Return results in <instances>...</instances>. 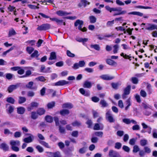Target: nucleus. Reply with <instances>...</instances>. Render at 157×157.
<instances>
[{
	"instance_id": "1",
	"label": "nucleus",
	"mask_w": 157,
	"mask_h": 157,
	"mask_svg": "<svg viewBox=\"0 0 157 157\" xmlns=\"http://www.w3.org/2000/svg\"><path fill=\"white\" fill-rule=\"evenodd\" d=\"M145 29L148 30H153L156 29L151 33L152 35L154 37H157V25L154 24L147 23L145 26Z\"/></svg>"
},
{
	"instance_id": "2",
	"label": "nucleus",
	"mask_w": 157,
	"mask_h": 157,
	"mask_svg": "<svg viewBox=\"0 0 157 157\" xmlns=\"http://www.w3.org/2000/svg\"><path fill=\"white\" fill-rule=\"evenodd\" d=\"M105 118L109 122H113L115 120L111 114V111L110 110H107L106 113Z\"/></svg>"
},
{
	"instance_id": "3",
	"label": "nucleus",
	"mask_w": 157,
	"mask_h": 157,
	"mask_svg": "<svg viewBox=\"0 0 157 157\" xmlns=\"http://www.w3.org/2000/svg\"><path fill=\"white\" fill-rule=\"evenodd\" d=\"M131 88V86L128 85L124 89V93L122 95V98L123 99H124L127 97V95H129L130 93Z\"/></svg>"
},
{
	"instance_id": "4",
	"label": "nucleus",
	"mask_w": 157,
	"mask_h": 157,
	"mask_svg": "<svg viewBox=\"0 0 157 157\" xmlns=\"http://www.w3.org/2000/svg\"><path fill=\"white\" fill-rule=\"evenodd\" d=\"M50 25L49 24H44L40 26H38L37 28V29L40 31H45L50 29Z\"/></svg>"
},
{
	"instance_id": "5",
	"label": "nucleus",
	"mask_w": 157,
	"mask_h": 157,
	"mask_svg": "<svg viewBox=\"0 0 157 157\" xmlns=\"http://www.w3.org/2000/svg\"><path fill=\"white\" fill-rule=\"evenodd\" d=\"M99 78L103 80L108 81L114 79V77L109 74H104L100 76Z\"/></svg>"
},
{
	"instance_id": "6",
	"label": "nucleus",
	"mask_w": 157,
	"mask_h": 157,
	"mask_svg": "<svg viewBox=\"0 0 157 157\" xmlns=\"http://www.w3.org/2000/svg\"><path fill=\"white\" fill-rule=\"evenodd\" d=\"M21 83H17L16 85H11L8 88L7 90L9 93H11L13 90L17 89L20 86Z\"/></svg>"
},
{
	"instance_id": "7",
	"label": "nucleus",
	"mask_w": 157,
	"mask_h": 157,
	"mask_svg": "<svg viewBox=\"0 0 157 157\" xmlns=\"http://www.w3.org/2000/svg\"><path fill=\"white\" fill-rule=\"evenodd\" d=\"M69 83V82L62 80L55 83L54 85L55 86H63L68 84Z\"/></svg>"
},
{
	"instance_id": "8",
	"label": "nucleus",
	"mask_w": 157,
	"mask_h": 157,
	"mask_svg": "<svg viewBox=\"0 0 157 157\" xmlns=\"http://www.w3.org/2000/svg\"><path fill=\"white\" fill-rule=\"evenodd\" d=\"M83 24V21L80 20H77L75 23L74 25L75 27H77L78 25V29L81 30L82 28V27Z\"/></svg>"
},
{
	"instance_id": "9",
	"label": "nucleus",
	"mask_w": 157,
	"mask_h": 157,
	"mask_svg": "<svg viewBox=\"0 0 157 157\" xmlns=\"http://www.w3.org/2000/svg\"><path fill=\"white\" fill-rule=\"evenodd\" d=\"M123 122L124 123L129 124L131 123H132L133 124H136L137 122L134 120H131L129 118H124L122 120Z\"/></svg>"
},
{
	"instance_id": "10",
	"label": "nucleus",
	"mask_w": 157,
	"mask_h": 157,
	"mask_svg": "<svg viewBox=\"0 0 157 157\" xmlns=\"http://www.w3.org/2000/svg\"><path fill=\"white\" fill-rule=\"evenodd\" d=\"M6 106V111L8 114H11L13 112L14 108L13 106L10 105L9 104H7Z\"/></svg>"
},
{
	"instance_id": "11",
	"label": "nucleus",
	"mask_w": 157,
	"mask_h": 157,
	"mask_svg": "<svg viewBox=\"0 0 157 157\" xmlns=\"http://www.w3.org/2000/svg\"><path fill=\"white\" fill-rule=\"evenodd\" d=\"M103 128V125L101 123H96L94 127L95 130H102Z\"/></svg>"
},
{
	"instance_id": "12",
	"label": "nucleus",
	"mask_w": 157,
	"mask_h": 157,
	"mask_svg": "<svg viewBox=\"0 0 157 157\" xmlns=\"http://www.w3.org/2000/svg\"><path fill=\"white\" fill-rule=\"evenodd\" d=\"M34 138V137L33 136H30L25 138L23 140V141L25 143H29L33 141Z\"/></svg>"
},
{
	"instance_id": "13",
	"label": "nucleus",
	"mask_w": 157,
	"mask_h": 157,
	"mask_svg": "<svg viewBox=\"0 0 157 157\" xmlns=\"http://www.w3.org/2000/svg\"><path fill=\"white\" fill-rule=\"evenodd\" d=\"M56 13L58 16H67L70 14V13L61 10L57 11Z\"/></svg>"
},
{
	"instance_id": "14",
	"label": "nucleus",
	"mask_w": 157,
	"mask_h": 157,
	"mask_svg": "<svg viewBox=\"0 0 157 157\" xmlns=\"http://www.w3.org/2000/svg\"><path fill=\"white\" fill-rule=\"evenodd\" d=\"M126 106L125 107V110H128L130 106L131 105V99L130 97L126 100L125 102Z\"/></svg>"
},
{
	"instance_id": "15",
	"label": "nucleus",
	"mask_w": 157,
	"mask_h": 157,
	"mask_svg": "<svg viewBox=\"0 0 157 157\" xmlns=\"http://www.w3.org/2000/svg\"><path fill=\"white\" fill-rule=\"evenodd\" d=\"M109 157H118L117 152L112 150H109Z\"/></svg>"
},
{
	"instance_id": "16",
	"label": "nucleus",
	"mask_w": 157,
	"mask_h": 157,
	"mask_svg": "<svg viewBox=\"0 0 157 157\" xmlns=\"http://www.w3.org/2000/svg\"><path fill=\"white\" fill-rule=\"evenodd\" d=\"M11 146H19L20 145V143L19 141L18 140H12L10 143Z\"/></svg>"
},
{
	"instance_id": "17",
	"label": "nucleus",
	"mask_w": 157,
	"mask_h": 157,
	"mask_svg": "<svg viewBox=\"0 0 157 157\" xmlns=\"http://www.w3.org/2000/svg\"><path fill=\"white\" fill-rule=\"evenodd\" d=\"M79 91L82 94L85 96H88L90 95L89 91H86L83 88L80 89Z\"/></svg>"
},
{
	"instance_id": "18",
	"label": "nucleus",
	"mask_w": 157,
	"mask_h": 157,
	"mask_svg": "<svg viewBox=\"0 0 157 157\" xmlns=\"http://www.w3.org/2000/svg\"><path fill=\"white\" fill-rule=\"evenodd\" d=\"M50 19L52 21H55L58 25H61L63 24V20H59L55 17L50 18Z\"/></svg>"
},
{
	"instance_id": "19",
	"label": "nucleus",
	"mask_w": 157,
	"mask_h": 157,
	"mask_svg": "<svg viewBox=\"0 0 157 157\" xmlns=\"http://www.w3.org/2000/svg\"><path fill=\"white\" fill-rule=\"evenodd\" d=\"M0 148L5 151H8L9 148L8 145L5 143H2L0 144Z\"/></svg>"
},
{
	"instance_id": "20",
	"label": "nucleus",
	"mask_w": 157,
	"mask_h": 157,
	"mask_svg": "<svg viewBox=\"0 0 157 157\" xmlns=\"http://www.w3.org/2000/svg\"><path fill=\"white\" fill-rule=\"evenodd\" d=\"M76 40L78 42L82 43L83 44L85 45V42L88 40V39L86 38H77Z\"/></svg>"
},
{
	"instance_id": "21",
	"label": "nucleus",
	"mask_w": 157,
	"mask_h": 157,
	"mask_svg": "<svg viewBox=\"0 0 157 157\" xmlns=\"http://www.w3.org/2000/svg\"><path fill=\"white\" fill-rule=\"evenodd\" d=\"M92 84L90 82L86 81H85L83 85L84 88H90L92 86Z\"/></svg>"
},
{
	"instance_id": "22",
	"label": "nucleus",
	"mask_w": 157,
	"mask_h": 157,
	"mask_svg": "<svg viewBox=\"0 0 157 157\" xmlns=\"http://www.w3.org/2000/svg\"><path fill=\"white\" fill-rule=\"evenodd\" d=\"M106 62L108 64L110 65H112L114 66H115L117 65V63L112 60L111 59H107L106 60Z\"/></svg>"
},
{
	"instance_id": "23",
	"label": "nucleus",
	"mask_w": 157,
	"mask_h": 157,
	"mask_svg": "<svg viewBox=\"0 0 157 157\" xmlns=\"http://www.w3.org/2000/svg\"><path fill=\"white\" fill-rule=\"evenodd\" d=\"M153 110V109L152 108L151 109H149L144 110L143 111V113L146 116H149L152 113V111Z\"/></svg>"
},
{
	"instance_id": "24",
	"label": "nucleus",
	"mask_w": 157,
	"mask_h": 157,
	"mask_svg": "<svg viewBox=\"0 0 157 157\" xmlns=\"http://www.w3.org/2000/svg\"><path fill=\"white\" fill-rule=\"evenodd\" d=\"M5 77L8 80H11L13 77H14V75L10 73H7L5 75Z\"/></svg>"
},
{
	"instance_id": "25",
	"label": "nucleus",
	"mask_w": 157,
	"mask_h": 157,
	"mask_svg": "<svg viewBox=\"0 0 157 157\" xmlns=\"http://www.w3.org/2000/svg\"><path fill=\"white\" fill-rule=\"evenodd\" d=\"M45 112V109L43 108H40L38 109L37 111L36 112L38 115L41 116L44 114Z\"/></svg>"
},
{
	"instance_id": "26",
	"label": "nucleus",
	"mask_w": 157,
	"mask_h": 157,
	"mask_svg": "<svg viewBox=\"0 0 157 157\" xmlns=\"http://www.w3.org/2000/svg\"><path fill=\"white\" fill-rule=\"evenodd\" d=\"M142 106L144 109V110L151 109L152 106L146 103H143L142 104Z\"/></svg>"
},
{
	"instance_id": "27",
	"label": "nucleus",
	"mask_w": 157,
	"mask_h": 157,
	"mask_svg": "<svg viewBox=\"0 0 157 157\" xmlns=\"http://www.w3.org/2000/svg\"><path fill=\"white\" fill-rule=\"evenodd\" d=\"M33 82L31 81L29 82L26 85V87L27 88H28L30 89H36V88L35 87H33L32 86H33Z\"/></svg>"
},
{
	"instance_id": "28",
	"label": "nucleus",
	"mask_w": 157,
	"mask_h": 157,
	"mask_svg": "<svg viewBox=\"0 0 157 157\" xmlns=\"http://www.w3.org/2000/svg\"><path fill=\"white\" fill-rule=\"evenodd\" d=\"M105 9L110 12L112 11H118V9L116 8H111L108 6H106L105 7Z\"/></svg>"
},
{
	"instance_id": "29",
	"label": "nucleus",
	"mask_w": 157,
	"mask_h": 157,
	"mask_svg": "<svg viewBox=\"0 0 157 157\" xmlns=\"http://www.w3.org/2000/svg\"><path fill=\"white\" fill-rule=\"evenodd\" d=\"M17 113L18 114H23L25 111V109L23 107H20L17 108Z\"/></svg>"
},
{
	"instance_id": "30",
	"label": "nucleus",
	"mask_w": 157,
	"mask_h": 157,
	"mask_svg": "<svg viewBox=\"0 0 157 157\" xmlns=\"http://www.w3.org/2000/svg\"><path fill=\"white\" fill-rule=\"evenodd\" d=\"M56 59V54L55 52H52L51 53L50 57L49 58V60H52Z\"/></svg>"
},
{
	"instance_id": "31",
	"label": "nucleus",
	"mask_w": 157,
	"mask_h": 157,
	"mask_svg": "<svg viewBox=\"0 0 157 157\" xmlns=\"http://www.w3.org/2000/svg\"><path fill=\"white\" fill-rule=\"evenodd\" d=\"M39 143L42 145L47 148H50L51 147L49 146L48 143H46V142L40 140H38Z\"/></svg>"
},
{
	"instance_id": "32",
	"label": "nucleus",
	"mask_w": 157,
	"mask_h": 157,
	"mask_svg": "<svg viewBox=\"0 0 157 157\" xmlns=\"http://www.w3.org/2000/svg\"><path fill=\"white\" fill-rule=\"evenodd\" d=\"M38 116L37 112H32L31 113V117L32 119L35 120L38 117Z\"/></svg>"
},
{
	"instance_id": "33",
	"label": "nucleus",
	"mask_w": 157,
	"mask_h": 157,
	"mask_svg": "<svg viewBox=\"0 0 157 157\" xmlns=\"http://www.w3.org/2000/svg\"><path fill=\"white\" fill-rule=\"evenodd\" d=\"M118 20V18H116L114 20L108 21L106 23V26L109 27L112 26L114 23V22Z\"/></svg>"
},
{
	"instance_id": "34",
	"label": "nucleus",
	"mask_w": 157,
	"mask_h": 157,
	"mask_svg": "<svg viewBox=\"0 0 157 157\" xmlns=\"http://www.w3.org/2000/svg\"><path fill=\"white\" fill-rule=\"evenodd\" d=\"M45 120L47 122L49 123H52L53 121L52 117L49 115L46 116L45 117Z\"/></svg>"
},
{
	"instance_id": "35",
	"label": "nucleus",
	"mask_w": 157,
	"mask_h": 157,
	"mask_svg": "<svg viewBox=\"0 0 157 157\" xmlns=\"http://www.w3.org/2000/svg\"><path fill=\"white\" fill-rule=\"evenodd\" d=\"M73 107L71 103H64L62 105V107L63 108L71 109Z\"/></svg>"
},
{
	"instance_id": "36",
	"label": "nucleus",
	"mask_w": 157,
	"mask_h": 157,
	"mask_svg": "<svg viewBox=\"0 0 157 157\" xmlns=\"http://www.w3.org/2000/svg\"><path fill=\"white\" fill-rule=\"evenodd\" d=\"M128 14H132L134 15H136L140 17H142L143 15V13L139 12L134 11L129 13Z\"/></svg>"
},
{
	"instance_id": "37",
	"label": "nucleus",
	"mask_w": 157,
	"mask_h": 157,
	"mask_svg": "<svg viewBox=\"0 0 157 157\" xmlns=\"http://www.w3.org/2000/svg\"><path fill=\"white\" fill-rule=\"evenodd\" d=\"M140 145L142 146H144L148 144L147 140L145 139H142L140 140Z\"/></svg>"
},
{
	"instance_id": "38",
	"label": "nucleus",
	"mask_w": 157,
	"mask_h": 157,
	"mask_svg": "<svg viewBox=\"0 0 157 157\" xmlns=\"http://www.w3.org/2000/svg\"><path fill=\"white\" fill-rule=\"evenodd\" d=\"M26 101V98L25 97L19 96V97L18 103L21 104L24 103Z\"/></svg>"
},
{
	"instance_id": "39",
	"label": "nucleus",
	"mask_w": 157,
	"mask_h": 157,
	"mask_svg": "<svg viewBox=\"0 0 157 157\" xmlns=\"http://www.w3.org/2000/svg\"><path fill=\"white\" fill-rule=\"evenodd\" d=\"M89 19L90 21V22L91 23H94L96 21L97 19L94 16H91L89 17Z\"/></svg>"
},
{
	"instance_id": "40",
	"label": "nucleus",
	"mask_w": 157,
	"mask_h": 157,
	"mask_svg": "<svg viewBox=\"0 0 157 157\" xmlns=\"http://www.w3.org/2000/svg\"><path fill=\"white\" fill-rule=\"evenodd\" d=\"M90 47L97 51H99L100 49L99 45L97 44H91Z\"/></svg>"
},
{
	"instance_id": "41",
	"label": "nucleus",
	"mask_w": 157,
	"mask_h": 157,
	"mask_svg": "<svg viewBox=\"0 0 157 157\" xmlns=\"http://www.w3.org/2000/svg\"><path fill=\"white\" fill-rule=\"evenodd\" d=\"M7 102L12 104H14L15 102L14 99L12 97H8L6 100Z\"/></svg>"
},
{
	"instance_id": "42",
	"label": "nucleus",
	"mask_w": 157,
	"mask_h": 157,
	"mask_svg": "<svg viewBox=\"0 0 157 157\" xmlns=\"http://www.w3.org/2000/svg\"><path fill=\"white\" fill-rule=\"evenodd\" d=\"M87 149V147H84L79 149V152L81 154H84L86 152Z\"/></svg>"
},
{
	"instance_id": "43",
	"label": "nucleus",
	"mask_w": 157,
	"mask_h": 157,
	"mask_svg": "<svg viewBox=\"0 0 157 157\" xmlns=\"http://www.w3.org/2000/svg\"><path fill=\"white\" fill-rule=\"evenodd\" d=\"M60 113L61 115H64L68 114L69 111L67 109H63L60 111Z\"/></svg>"
},
{
	"instance_id": "44",
	"label": "nucleus",
	"mask_w": 157,
	"mask_h": 157,
	"mask_svg": "<svg viewBox=\"0 0 157 157\" xmlns=\"http://www.w3.org/2000/svg\"><path fill=\"white\" fill-rule=\"evenodd\" d=\"M100 104L102 105V107H106L108 105L106 101L104 100H101L100 101Z\"/></svg>"
},
{
	"instance_id": "45",
	"label": "nucleus",
	"mask_w": 157,
	"mask_h": 157,
	"mask_svg": "<svg viewBox=\"0 0 157 157\" xmlns=\"http://www.w3.org/2000/svg\"><path fill=\"white\" fill-rule=\"evenodd\" d=\"M147 88L148 94H150L152 93V89H151V86L150 84L147 83Z\"/></svg>"
},
{
	"instance_id": "46",
	"label": "nucleus",
	"mask_w": 157,
	"mask_h": 157,
	"mask_svg": "<svg viewBox=\"0 0 157 157\" xmlns=\"http://www.w3.org/2000/svg\"><path fill=\"white\" fill-rule=\"evenodd\" d=\"M55 103L54 101H52L49 103L47 104V107L48 109H51L55 105Z\"/></svg>"
},
{
	"instance_id": "47",
	"label": "nucleus",
	"mask_w": 157,
	"mask_h": 157,
	"mask_svg": "<svg viewBox=\"0 0 157 157\" xmlns=\"http://www.w3.org/2000/svg\"><path fill=\"white\" fill-rule=\"evenodd\" d=\"M36 149L39 152L42 153L44 151V148L38 145L36 147Z\"/></svg>"
},
{
	"instance_id": "48",
	"label": "nucleus",
	"mask_w": 157,
	"mask_h": 157,
	"mask_svg": "<svg viewBox=\"0 0 157 157\" xmlns=\"http://www.w3.org/2000/svg\"><path fill=\"white\" fill-rule=\"evenodd\" d=\"M16 34V33L15 31V30L13 29H10L9 31V36H10L12 35H15Z\"/></svg>"
},
{
	"instance_id": "49",
	"label": "nucleus",
	"mask_w": 157,
	"mask_h": 157,
	"mask_svg": "<svg viewBox=\"0 0 157 157\" xmlns=\"http://www.w3.org/2000/svg\"><path fill=\"white\" fill-rule=\"evenodd\" d=\"M135 8H137L143 9H151L152 8L149 6H135Z\"/></svg>"
},
{
	"instance_id": "50",
	"label": "nucleus",
	"mask_w": 157,
	"mask_h": 157,
	"mask_svg": "<svg viewBox=\"0 0 157 157\" xmlns=\"http://www.w3.org/2000/svg\"><path fill=\"white\" fill-rule=\"evenodd\" d=\"M34 50V48L31 47H27L26 48V51L29 54H31Z\"/></svg>"
},
{
	"instance_id": "51",
	"label": "nucleus",
	"mask_w": 157,
	"mask_h": 157,
	"mask_svg": "<svg viewBox=\"0 0 157 157\" xmlns=\"http://www.w3.org/2000/svg\"><path fill=\"white\" fill-rule=\"evenodd\" d=\"M121 56L123 57L125 59H129L130 60H131L130 58H131V56L127 55L126 54H124L123 53H121Z\"/></svg>"
},
{
	"instance_id": "52",
	"label": "nucleus",
	"mask_w": 157,
	"mask_h": 157,
	"mask_svg": "<svg viewBox=\"0 0 157 157\" xmlns=\"http://www.w3.org/2000/svg\"><path fill=\"white\" fill-rule=\"evenodd\" d=\"M36 79L43 82H45L46 80L44 77L43 76H40L37 77L36 78Z\"/></svg>"
},
{
	"instance_id": "53",
	"label": "nucleus",
	"mask_w": 157,
	"mask_h": 157,
	"mask_svg": "<svg viewBox=\"0 0 157 157\" xmlns=\"http://www.w3.org/2000/svg\"><path fill=\"white\" fill-rule=\"evenodd\" d=\"M67 55L69 57L72 58L74 57L75 56L74 54L71 53L70 51L68 50L67 51Z\"/></svg>"
},
{
	"instance_id": "54",
	"label": "nucleus",
	"mask_w": 157,
	"mask_h": 157,
	"mask_svg": "<svg viewBox=\"0 0 157 157\" xmlns=\"http://www.w3.org/2000/svg\"><path fill=\"white\" fill-rule=\"evenodd\" d=\"M81 2L83 6L85 7L87 5H89L90 4L89 2H88V1L86 0H81Z\"/></svg>"
},
{
	"instance_id": "55",
	"label": "nucleus",
	"mask_w": 157,
	"mask_h": 157,
	"mask_svg": "<svg viewBox=\"0 0 157 157\" xmlns=\"http://www.w3.org/2000/svg\"><path fill=\"white\" fill-rule=\"evenodd\" d=\"M144 152L147 154H149L151 153V150L150 148L147 146H145L144 148Z\"/></svg>"
},
{
	"instance_id": "56",
	"label": "nucleus",
	"mask_w": 157,
	"mask_h": 157,
	"mask_svg": "<svg viewBox=\"0 0 157 157\" xmlns=\"http://www.w3.org/2000/svg\"><path fill=\"white\" fill-rule=\"evenodd\" d=\"M14 136L15 138H19L21 136V133L18 131L14 133Z\"/></svg>"
},
{
	"instance_id": "57",
	"label": "nucleus",
	"mask_w": 157,
	"mask_h": 157,
	"mask_svg": "<svg viewBox=\"0 0 157 157\" xmlns=\"http://www.w3.org/2000/svg\"><path fill=\"white\" fill-rule=\"evenodd\" d=\"M50 138L51 140L53 142H55L58 140L57 137L56 136H53L52 135H51L50 136Z\"/></svg>"
},
{
	"instance_id": "58",
	"label": "nucleus",
	"mask_w": 157,
	"mask_h": 157,
	"mask_svg": "<svg viewBox=\"0 0 157 157\" xmlns=\"http://www.w3.org/2000/svg\"><path fill=\"white\" fill-rule=\"evenodd\" d=\"M140 149L138 146L137 145H135L133 147V153H136L139 151Z\"/></svg>"
},
{
	"instance_id": "59",
	"label": "nucleus",
	"mask_w": 157,
	"mask_h": 157,
	"mask_svg": "<svg viewBox=\"0 0 157 157\" xmlns=\"http://www.w3.org/2000/svg\"><path fill=\"white\" fill-rule=\"evenodd\" d=\"M4 133L5 135H12L13 133L11 132L8 129H5L4 130Z\"/></svg>"
},
{
	"instance_id": "60",
	"label": "nucleus",
	"mask_w": 157,
	"mask_h": 157,
	"mask_svg": "<svg viewBox=\"0 0 157 157\" xmlns=\"http://www.w3.org/2000/svg\"><path fill=\"white\" fill-rule=\"evenodd\" d=\"M122 149L124 151H125L127 152H129L130 150V148L127 146H126L125 145H124L123 146Z\"/></svg>"
},
{
	"instance_id": "61",
	"label": "nucleus",
	"mask_w": 157,
	"mask_h": 157,
	"mask_svg": "<svg viewBox=\"0 0 157 157\" xmlns=\"http://www.w3.org/2000/svg\"><path fill=\"white\" fill-rule=\"evenodd\" d=\"M53 157H61L60 152L57 151L54 152Z\"/></svg>"
},
{
	"instance_id": "62",
	"label": "nucleus",
	"mask_w": 157,
	"mask_h": 157,
	"mask_svg": "<svg viewBox=\"0 0 157 157\" xmlns=\"http://www.w3.org/2000/svg\"><path fill=\"white\" fill-rule=\"evenodd\" d=\"M118 107L122 109L124 108V104L121 100H120L118 101Z\"/></svg>"
},
{
	"instance_id": "63",
	"label": "nucleus",
	"mask_w": 157,
	"mask_h": 157,
	"mask_svg": "<svg viewBox=\"0 0 157 157\" xmlns=\"http://www.w3.org/2000/svg\"><path fill=\"white\" fill-rule=\"evenodd\" d=\"M30 105L33 108L34 107H37L38 106L39 103L36 102H32L31 103Z\"/></svg>"
},
{
	"instance_id": "64",
	"label": "nucleus",
	"mask_w": 157,
	"mask_h": 157,
	"mask_svg": "<svg viewBox=\"0 0 157 157\" xmlns=\"http://www.w3.org/2000/svg\"><path fill=\"white\" fill-rule=\"evenodd\" d=\"M72 125L73 126H80L81 125V123L79 122L78 121H75L73 122L72 124Z\"/></svg>"
}]
</instances>
